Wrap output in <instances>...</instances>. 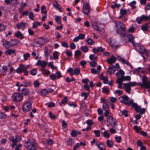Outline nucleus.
Returning <instances> with one entry per match:
<instances>
[{
  "mask_svg": "<svg viewBox=\"0 0 150 150\" xmlns=\"http://www.w3.org/2000/svg\"><path fill=\"white\" fill-rule=\"evenodd\" d=\"M25 23L21 22V23H17L16 25V27L18 29H19L20 28L23 29L25 26Z\"/></svg>",
  "mask_w": 150,
  "mask_h": 150,
  "instance_id": "4be33fe9",
  "label": "nucleus"
},
{
  "mask_svg": "<svg viewBox=\"0 0 150 150\" xmlns=\"http://www.w3.org/2000/svg\"><path fill=\"white\" fill-rule=\"evenodd\" d=\"M24 59L25 61L28 60V58L30 57V55L29 53L27 52L23 55Z\"/></svg>",
  "mask_w": 150,
  "mask_h": 150,
  "instance_id": "8fccbe9b",
  "label": "nucleus"
},
{
  "mask_svg": "<svg viewBox=\"0 0 150 150\" xmlns=\"http://www.w3.org/2000/svg\"><path fill=\"white\" fill-rule=\"evenodd\" d=\"M53 5L56 9H58L59 11H61L62 9L61 6L58 4L57 1H55L53 2Z\"/></svg>",
  "mask_w": 150,
  "mask_h": 150,
  "instance_id": "bb28decb",
  "label": "nucleus"
},
{
  "mask_svg": "<svg viewBox=\"0 0 150 150\" xmlns=\"http://www.w3.org/2000/svg\"><path fill=\"white\" fill-rule=\"evenodd\" d=\"M108 122L110 125L113 128L115 127V125L117 121L112 116H109L107 119Z\"/></svg>",
  "mask_w": 150,
  "mask_h": 150,
  "instance_id": "1a4fd4ad",
  "label": "nucleus"
},
{
  "mask_svg": "<svg viewBox=\"0 0 150 150\" xmlns=\"http://www.w3.org/2000/svg\"><path fill=\"white\" fill-rule=\"evenodd\" d=\"M103 135L105 137L108 139L109 138L110 136V134L105 130L103 132Z\"/></svg>",
  "mask_w": 150,
  "mask_h": 150,
  "instance_id": "de8ad7c7",
  "label": "nucleus"
},
{
  "mask_svg": "<svg viewBox=\"0 0 150 150\" xmlns=\"http://www.w3.org/2000/svg\"><path fill=\"white\" fill-rule=\"evenodd\" d=\"M129 98L127 96L125 95L121 96L119 98L120 102L130 106L132 103L133 100L131 99L129 101Z\"/></svg>",
  "mask_w": 150,
  "mask_h": 150,
  "instance_id": "20e7f679",
  "label": "nucleus"
},
{
  "mask_svg": "<svg viewBox=\"0 0 150 150\" xmlns=\"http://www.w3.org/2000/svg\"><path fill=\"white\" fill-rule=\"evenodd\" d=\"M109 105L106 103H103L102 108L103 110H108L109 109Z\"/></svg>",
  "mask_w": 150,
  "mask_h": 150,
  "instance_id": "c9c22d12",
  "label": "nucleus"
},
{
  "mask_svg": "<svg viewBox=\"0 0 150 150\" xmlns=\"http://www.w3.org/2000/svg\"><path fill=\"white\" fill-rule=\"evenodd\" d=\"M25 146L29 150H35L36 149L35 141L34 139L28 140L24 143Z\"/></svg>",
  "mask_w": 150,
  "mask_h": 150,
  "instance_id": "f03ea898",
  "label": "nucleus"
},
{
  "mask_svg": "<svg viewBox=\"0 0 150 150\" xmlns=\"http://www.w3.org/2000/svg\"><path fill=\"white\" fill-rule=\"evenodd\" d=\"M147 78L145 76H144L142 79V83H139L140 86H142L143 85H144V83H146V82H147L148 81H147Z\"/></svg>",
  "mask_w": 150,
  "mask_h": 150,
  "instance_id": "4c0bfd02",
  "label": "nucleus"
},
{
  "mask_svg": "<svg viewBox=\"0 0 150 150\" xmlns=\"http://www.w3.org/2000/svg\"><path fill=\"white\" fill-rule=\"evenodd\" d=\"M81 50L83 52H86L88 51V49L87 46L85 45L81 47Z\"/></svg>",
  "mask_w": 150,
  "mask_h": 150,
  "instance_id": "58836bf2",
  "label": "nucleus"
},
{
  "mask_svg": "<svg viewBox=\"0 0 150 150\" xmlns=\"http://www.w3.org/2000/svg\"><path fill=\"white\" fill-rule=\"evenodd\" d=\"M83 11L84 13L87 15L89 14L90 10L88 4L86 3V4H83Z\"/></svg>",
  "mask_w": 150,
  "mask_h": 150,
  "instance_id": "f8f14e48",
  "label": "nucleus"
},
{
  "mask_svg": "<svg viewBox=\"0 0 150 150\" xmlns=\"http://www.w3.org/2000/svg\"><path fill=\"white\" fill-rule=\"evenodd\" d=\"M28 17L29 19L32 20H34V16L32 12H30L28 14Z\"/></svg>",
  "mask_w": 150,
  "mask_h": 150,
  "instance_id": "680f3d73",
  "label": "nucleus"
},
{
  "mask_svg": "<svg viewBox=\"0 0 150 150\" xmlns=\"http://www.w3.org/2000/svg\"><path fill=\"white\" fill-rule=\"evenodd\" d=\"M74 141L71 139H68L67 141V144L68 145H71Z\"/></svg>",
  "mask_w": 150,
  "mask_h": 150,
  "instance_id": "0e129e2a",
  "label": "nucleus"
},
{
  "mask_svg": "<svg viewBox=\"0 0 150 150\" xmlns=\"http://www.w3.org/2000/svg\"><path fill=\"white\" fill-rule=\"evenodd\" d=\"M21 91L22 94L25 96L28 95L30 93L29 90L28 88H23Z\"/></svg>",
  "mask_w": 150,
  "mask_h": 150,
  "instance_id": "5701e85b",
  "label": "nucleus"
},
{
  "mask_svg": "<svg viewBox=\"0 0 150 150\" xmlns=\"http://www.w3.org/2000/svg\"><path fill=\"white\" fill-rule=\"evenodd\" d=\"M24 68V65L21 64L19 65V67L16 70L17 73L18 74H21Z\"/></svg>",
  "mask_w": 150,
  "mask_h": 150,
  "instance_id": "412c9836",
  "label": "nucleus"
},
{
  "mask_svg": "<svg viewBox=\"0 0 150 150\" xmlns=\"http://www.w3.org/2000/svg\"><path fill=\"white\" fill-rule=\"evenodd\" d=\"M58 52L57 51H55L53 52V55L54 59H58Z\"/></svg>",
  "mask_w": 150,
  "mask_h": 150,
  "instance_id": "774afa93",
  "label": "nucleus"
},
{
  "mask_svg": "<svg viewBox=\"0 0 150 150\" xmlns=\"http://www.w3.org/2000/svg\"><path fill=\"white\" fill-rule=\"evenodd\" d=\"M67 71L70 73V74L73 75L74 74H78L80 73V70L79 68H76L73 69L72 68H69Z\"/></svg>",
  "mask_w": 150,
  "mask_h": 150,
  "instance_id": "9d476101",
  "label": "nucleus"
},
{
  "mask_svg": "<svg viewBox=\"0 0 150 150\" xmlns=\"http://www.w3.org/2000/svg\"><path fill=\"white\" fill-rule=\"evenodd\" d=\"M49 117L51 119H55L56 118V116L55 115H54L52 112H49Z\"/></svg>",
  "mask_w": 150,
  "mask_h": 150,
  "instance_id": "864d4df0",
  "label": "nucleus"
},
{
  "mask_svg": "<svg viewBox=\"0 0 150 150\" xmlns=\"http://www.w3.org/2000/svg\"><path fill=\"white\" fill-rule=\"evenodd\" d=\"M117 58L118 60L121 62L122 63L125 64L127 65H129V63L128 61L121 58L120 56H118Z\"/></svg>",
  "mask_w": 150,
  "mask_h": 150,
  "instance_id": "a878e982",
  "label": "nucleus"
},
{
  "mask_svg": "<svg viewBox=\"0 0 150 150\" xmlns=\"http://www.w3.org/2000/svg\"><path fill=\"white\" fill-rule=\"evenodd\" d=\"M115 71V68L114 65L111 66L107 69L108 73L110 74H113Z\"/></svg>",
  "mask_w": 150,
  "mask_h": 150,
  "instance_id": "aec40b11",
  "label": "nucleus"
},
{
  "mask_svg": "<svg viewBox=\"0 0 150 150\" xmlns=\"http://www.w3.org/2000/svg\"><path fill=\"white\" fill-rule=\"evenodd\" d=\"M23 98V95L20 93H15L13 96V102H19L21 101Z\"/></svg>",
  "mask_w": 150,
  "mask_h": 150,
  "instance_id": "6e6552de",
  "label": "nucleus"
},
{
  "mask_svg": "<svg viewBox=\"0 0 150 150\" xmlns=\"http://www.w3.org/2000/svg\"><path fill=\"white\" fill-rule=\"evenodd\" d=\"M92 25L94 28L96 30H97L98 32L100 34H102L104 32V30L103 29H102L101 28L98 27L97 25V23L96 22H94L92 23Z\"/></svg>",
  "mask_w": 150,
  "mask_h": 150,
  "instance_id": "9b49d317",
  "label": "nucleus"
},
{
  "mask_svg": "<svg viewBox=\"0 0 150 150\" xmlns=\"http://www.w3.org/2000/svg\"><path fill=\"white\" fill-rule=\"evenodd\" d=\"M47 62L45 61L38 60L36 63V65L38 66H41V67H45Z\"/></svg>",
  "mask_w": 150,
  "mask_h": 150,
  "instance_id": "f3484780",
  "label": "nucleus"
},
{
  "mask_svg": "<svg viewBox=\"0 0 150 150\" xmlns=\"http://www.w3.org/2000/svg\"><path fill=\"white\" fill-rule=\"evenodd\" d=\"M2 68V69H1V66L0 64V73L1 74L5 72L8 69L7 66L5 65H3Z\"/></svg>",
  "mask_w": 150,
  "mask_h": 150,
  "instance_id": "7c9ffc66",
  "label": "nucleus"
},
{
  "mask_svg": "<svg viewBox=\"0 0 150 150\" xmlns=\"http://www.w3.org/2000/svg\"><path fill=\"white\" fill-rule=\"evenodd\" d=\"M47 90L46 89H43L40 93V94L42 96L48 94Z\"/></svg>",
  "mask_w": 150,
  "mask_h": 150,
  "instance_id": "3c124183",
  "label": "nucleus"
},
{
  "mask_svg": "<svg viewBox=\"0 0 150 150\" xmlns=\"http://www.w3.org/2000/svg\"><path fill=\"white\" fill-rule=\"evenodd\" d=\"M131 105L132 107L135 108V110L137 112H139L141 114H143L144 113L145 109L144 108H141V107L138 105L137 103L133 102V101Z\"/></svg>",
  "mask_w": 150,
  "mask_h": 150,
  "instance_id": "0eeeda50",
  "label": "nucleus"
},
{
  "mask_svg": "<svg viewBox=\"0 0 150 150\" xmlns=\"http://www.w3.org/2000/svg\"><path fill=\"white\" fill-rule=\"evenodd\" d=\"M40 83L38 81L36 80L34 81L33 85L35 88H37L39 87Z\"/></svg>",
  "mask_w": 150,
  "mask_h": 150,
  "instance_id": "6e6d98bb",
  "label": "nucleus"
},
{
  "mask_svg": "<svg viewBox=\"0 0 150 150\" xmlns=\"http://www.w3.org/2000/svg\"><path fill=\"white\" fill-rule=\"evenodd\" d=\"M6 29V27L4 25L0 23V32L5 30Z\"/></svg>",
  "mask_w": 150,
  "mask_h": 150,
  "instance_id": "c03bdc74",
  "label": "nucleus"
},
{
  "mask_svg": "<svg viewBox=\"0 0 150 150\" xmlns=\"http://www.w3.org/2000/svg\"><path fill=\"white\" fill-rule=\"evenodd\" d=\"M96 146L100 150H104L105 149V145L102 143L96 144Z\"/></svg>",
  "mask_w": 150,
  "mask_h": 150,
  "instance_id": "c85d7f7f",
  "label": "nucleus"
},
{
  "mask_svg": "<svg viewBox=\"0 0 150 150\" xmlns=\"http://www.w3.org/2000/svg\"><path fill=\"white\" fill-rule=\"evenodd\" d=\"M66 80L67 82H69L72 81H74L75 80V79L73 77L69 78V77H67L66 79Z\"/></svg>",
  "mask_w": 150,
  "mask_h": 150,
  "instance_id": "5fc2aeb1",
  "label": "nucleus"
},
{
  "mask_svg": "<svg viewBox=\"0 0 150 150\" xmlns=\"http://www.w3.org/2000/svg\"><path fill=\"white\" fill-rule=\"evenodd\" d=\"M44 53L46 57H48L50 54V50L47 47H45Z\"/></svg>",
  "mask_w": 150,
  "mask_h": 150,
  "instance_id": "37998d69",
  "label": "nucleus"
},
{
  "mask_svg": "<svg viewBox=\"0 0 150 150\" xmlns=\"http://www.w3.org/2000/svg\"><path fill=\"white\" fill-rule=\"evenodd\" d=\"M114 24L115 25L117 33L121 36H124V34H123V32H124L126 30L125 25L122 23L118 21H115Z\"/></svg>",
  "mask_w": 150,
  "mask_h": 150,
  "instance_id": "f257e3e1",
  "label": "nucleus"
},
{
  "mask_svg": "<svg viewBox=\"0 0 150 150\" xmlns=\"http://www.w3.org/2000/svg\"><path fill=\"white\" fill-rule=\"evenodd\" d=\"M67 97V96L65 97L62 100L61 102L59 103V104L60 106H62L63 104L64 105L65 104L67 103L68 101Z\"/></svg>",
  "mask_w": 150,
  "mask_h": 150,
  "instance_id": "cd10ccee",
  "label": "nucleus"
},
{
  "mask_svg": "<svg viewBox=\"0 0 150 150\" xmlns=\"http://www.w3.org/2000/svg\"><path fill=\"white\" fill-rule=\"evenodd\" d=\"M142 87H144L147 88H150V81L146 83H144V85Z\"/></svg>",
  "mask_w": 150,
  "mask_h": 150,
  "instance_id": "a18cd8bd",
  "label": "nucleus"
},
{
  "mask_svg": "<svg viewBox=\"0 0 150 150\" xmlns=\"http://www.w3.org/2000/svg\"><path fill=\"white\" fill-rule=\"evenodd\" d=\"M23 83L25 85L24 87H25L30 86L31 84V82L30 81H24L23 82Z\"/></svg>",
  "mask_w": 150,
  "mask_h": 150,
  "instance_id": "79ce46f5",
  "label": "nucleus"
},
{
  "mask_svg": "<svg viewBox=\"0 0 150 150\" xmlns=\"http://www.w3.org/2000/svg\"><path fill=\"white\" fill-rule=\"evenodd\" d=\"M116 58L113 55L110 58L106 60L108 64H112L115 62Z\"/></svg>",
  "mask_w": 150,
  "mask_h": 150,
  "instance_id": "a211bd4d",
  "label": "nucleus"
},
{
  "mask_svg": "<svg viewBox=\"0 0 150 150\" xmlns=\"http://www.w3.org/2000/svg\"><path fill=\"white\" fill-rule=\"evenodd\" d=\"M41 25L40 23L38 21L35 22L33 23L32 28H36L38 26H40Z\"/></svg>",
  "mask_w": 150,
  "mask_h": 150,
  "instance_id": "ea45409f",
  "label": "nucleus"
},
{
  "mask_svg": "<svg viewBox=\"0 0 150 150\" xmlns=\"http://www.w3.org/2000/svg\"><path fill=\"white\" fill-rule=\"evenodd\" d=\"M123 86L124 88L125 89V91L127 93L130 94L131 93V86L129 83H124L123 84Z\"/></svg>",
  "mask_w": 150,
  "mask_h": 150,
  "instance_id": "4468645a",
  "label": "nucleus"
},
{
  "mask_svg": "<svg viewBox=\"0 0 150 150\" xmlns=\"http://www.w3.org/2000/svg\"><path fill=\"white\" fill-rule=\"evenodd\" d=\"M5 42H4L3 44V45L5 47V48L6 49H8L9 48V46H10V41H8L6 40H5Z\"/></svg>",
  "mask_w": 150,
  "mask_h": 150,
  "instance_id": "f704fd0d",
  "label": "nucleus"
},
{
  "mask_svg": "<svg viewBox=\"0 0 150 150\" xmlns=\"http://www.w3.org/2000/svg\"><path fill=\"white\" fill-rule=\"evenodd\" d=\"M106 145L109 147L112 148L113 147V143L111 140H108L106 141Z\"/></svg>",
  "mask_w": 150,
  "mask_h": 150,
  "instance_id": "473e14b6",
  "label": "nucleus"
},
{
  "mask_svg": "<svg viewBox=\"0 0 150 150\" xmlns=\"http://www.w3.org/2000/svg\"><path fill=\"white\" fill-rule=\"evenodd\" d=\"M10 46H14L18 42V40L16 39H12L10 40Z\"/></svg>",
  "mask_w": 150,
  "mask_h": 150,
  "instance_id": "2f4dec72",
  "label": "nucleus"
},
{
  "mask_svg": "<svg viewBox=\"0 0 150 150\" xmlns=\"http://www.w3.org/2000/svg\"><path fill=\"white\" fill-rule=\"evenodd\" d=\"M15 50L14 49H8L5 51V54L6 55H11L12 54L15 53Z\"/></svg>",
  "mask_w": 150,
  "mask_h": 150,
  "instance_id": "c756f323",
  "label": "nucleus"
},
{
  "mask_svg": "<svg viewBox=\"0 0 150 150\" xmlns=\"http://www.w3.org/2000/svg\"><path fill=\"white\" fill-rule=\"evenodd\" d=\"M129 83L131 87V86H135L136 85H140L139 83H137V82H131L130 81L129 82H128Z\"/></svg>",
  "mask_w": 150,
  "mask_h": 150,
  "instance_id": "13d9d810",
  "label": "nucleus"
},
{
  "mask_svg": "<svg viewBox=\"0 0 150 150\" xmlns=\"http://www.w3.org/2000/svg\"><path fill=\"white\" fill-rule=\"evenodd\" d=\"M46 40L45 39L42 38H36L35 40L34 43L36 47H40L45 44Z\"/></svg>",
  "mask_w": 150,
  "mask_h": 150,
  "instance_id": "423d86ee",
  "label": "nucleus"
},
{
  "mask_svg": "<svg viewBox=\"0 0 150 150\" xmlns=\"http://www.w3.org/2000/svg\"><path fill=\"white\" fill-rule=\"evenodd\" d=\"M149 27V26L148 25L145 24L141 26V28L144 31H147Z\"/></svg>",
  "mask_w": 150,
  "mask_h": 150,
  "instance_id": "e433bc0d",
  "label": "nucleus"
},
{
  "mask_svg": "<svg viewBox=\"0 0 150 150\" xmlns=\"http://www.w3.org/2000/svg\"><path fill=\"white\" fill-rule=\"evenodd\" d=\"M101 69V67L100 65H99L97 68V70H96L95 68H92L91 69V72L93 74H99L100 72Z\"/></svg>",
  "mask_w": 150,
  "mask_h": 150,
  "instance_id": "2eb2a0df",
  "label": "nucleus"
},
{
  "mask_svg": "<svg viewBox=\"0 0 150 150\" xmlns=\"http://www.w3.org/2000/svg\"><path fill=\"white\" fill-rule=\"evenodd\" d=\"M32 102L27 100L23 104L22 106V109L23 111L24 112H26L30 111L32 108Z\"/></svg>",
  "mask_w": 150,
  "mask_h": 150,
  "instance_id": "7ed1b4c3",
  "label": "nucleus"
},
{
  "mask_svg": "<svg viewBox=\"0 0 150 150\" xmlns=\"http://www.w3.org/2000/svg\"><path fill=\"white\" fill-rule=\"evenodd\" d=\"M116 82L118 84L117 86V88L119 89H122V81L118 78Z\"/></svg>",
  "mask_w": 150,
  "mask_h": 150,
  "instance_id": "72a5a7b5",
  "label": "nucleus"
},
{
  "mask_svg": "<svg viewBox=\"0 0 150 150\" xmlns=\"http://www.w3.org/2000/svg\"><path fill=\"white\" fill-rule=\"evenodd\" d=\"M136 70L139 72L143 73L144 72V70L143 68L141 67H138L136 69Z\"/></svg>",
  "mask_w": 150,
  "mask_h": 150,
  "instance_id": "338daca9",
  "label": "nucleus"
},
{
  "mask_svg": "<svg viewBox=\"0 0 150 150\" xmlns=\"http://www.w3.org/2000/svg\"><path fill=\"white\" fill-rule=\"evenodd\" d=\"M144 20H145L146 21H148V16L142 15L140 17L137 18L136 19V21L138 24H140L142 21Z\"/></svg>",
  "mask_w": 150,
  "mask_h": 150,
  "instance_id": "ddd939ff",
  "label": "nucleus"
},
{
  "mask_svg": "<svg viewBox=\"0 0 150 150\" xmlns=\"http://www.w3.org/2000/svg\"><path fill=\"white\" fill-rule=\"evenodd\" d=\"M15 35L17 38H20L21 39L24 38V36L20 31H17L15 33Z\"/></svg>",
  "mask_w": 150,
  "mask_h": 150,
  "instance_id": "393cba45",
  "label": "nucleus"
},
{
  "mask_svg": "<svg viewBox=\"0 0 150 150\" xmlns=\"http://www.w3.org/2000/svg\"><path fill=\"white\" fill-rule=\"evenodd\" d=\"M99 78L101 80L103 81V83L104 84H106L108 83V80L107 76H99Z\"/></svg>",
  "mask_w": 150,
  "mask_h": 150,
  "instance_id": "b1692460",
  "label": "nucleus"
},
{
  "mask_svg": "<svg viewBox=\"0 0 150 150\" xmlns=\"http://www.w3.org/2000/svg\"><path fill=\"white\" fill-rule=\"evenodd\" d=\"M128 41L129 42L131 43L133 45L134 47L135 46V44L134 41V40L135 39L132 34H129L128 36Z\"/></svg>",
  "mask_w": 150,
  "mask_h": 150,
  "instance_id": "dca6fc26",
  "label": "nucleus"
},
{
  "mask_svg": "<svg viewBox=\"0 0 150 150\" xmlns=\"http://www.w3.org/2000/svg\"><path fill=\"white\" fill-rule=\"evenodd\" d=\"M81 52L79 50H77L75 52L74 56L75 57H77L81 55Z\"/></svg>",
  "mask_w": 150,
  "mask_h": 150,
  "instance_id": "e2e57ef3",
  "label": "nucleus"
},
{
  "mask_svg": "<svg viewBox=\"0 0 150 150\" xmlns=\"http://www.w3.org/2000/svg\"><path fill=\"white\" fill-rule=\"evenodd\" d=\"M86 123L88 125L90 126H91L92 124H94V122L91 120H87L86 122Z\"/></svg>",
  "mask_w": 150,
  "mask_h": 150,
  "instance_id": "4d7b16f0",
  "label": "nucleus"
},
{
  "mask_svg": "<svg viewBox=\"0 0 150 150\" xmlns=\"http://www.w3.org/2000/svg\"><path fill=\"white\" fill-rule=\"evenodd\" d=\"M118 79L122 82L125 81H129L131 79L130 76H121L120 77L118 78Z\"/></svg>",
  "mask_w": 150,
  "mask_h": 150,
  "instance_id": "6ab92c4d",
  "label": "nucleus"
},
{
  "mask_svg": "<svg viewBox=\"0 0 150 150\" xmlns=\"http://www.w3.org/2000/svg\"><path fill=\"white\" fill-rule=\"evenodd\" d=\"M89 58L91 60L95 61L96 60L97 57L93 54H91L89 56Z\"/></svg>",
  "mask_w": 150,
  "mask_h": 150,
  "instance_id": "052dcab7",
  "label": "nucleus"
},
{
  "mask_svg": "<svg viewBox=\"0 0 150 150\" xmlns=\"http://www.w3.org/2000/svg\"><path fill=\"white\" fill-rule=\"evenodd\" d=\"M89 65L91 67H95L97 66L98 64L96 62L93 61L90 62Z\"/></svg>",
  "mask_w": 150,
  "mask_h": 150,
  "instance_id": "bf43d9fd",
  "label": "nucleus"
},
{
  "mask_svg": "<svg viewBox=\"0 0 150 150\" xmlns=\"http://www.w3.org/2000/svg\"><path fill=\"white\" fill-rule=\"evenodd\" d=\"M37 70L35 69H33L30 71V74L31 75H35L37 74Z\"/></svg>",
  "mask_w": 150,
  "mask_h": 150,
  "instance_id": "603ef678",
  "label": "nucleus"
},
{
  "mask_svg": "<svg viewBox=\"0 0 150 150\" xmlns=\"http://www.w3.org/2000/svg\"><path fill=\"white\" fill-rule=\"evenodd\" d=\"M136 4V2L135 1H133L130 3V5L133 9H134L136 8L135 4Z\"/></svg>",
  "mask_w": 150,
  "mask_h": 150,
  "instance_id": "69168bd1",
  "label": "nucleus"
},
{
  "mask_svg": "<svg viewBox=\"0 0 150 150\" xmlns=\"http://www.w3.org/2000/svg\"><path fill=\"white\" fill-rule=\"evenodd\" d=\"M136 50L141 53H144L146 55L149 54V52L146 50L142 44L141 43H137L136 45L134 47Z\"/></svg>",
  "mask_w": 150,
  "mask_h": 150,
  "instance_id": "39448f33",
  "label": "nucleus"
},
{
  "mask_svg": "<svg viewBox=\"0 0 150 150\" xmlns=\"http://www.w3.org/2000/svg\"><path fill=\"white\" fill-rule=\"evenodd\" d=\"M88 44L89 45H93L94 43V42L90 38H88L86 40Z\"/></svg>",
  "mask_w": 150,
  "mask_h": 150,
  "instance_id": "09e8293b",
  "label": "nucleus"
},
{
  "mask_svg": "<svg viewBox=\"0 0 150 150\" xmlns=\"http://www.w3.org/2000/svg\"><path fill=\"white\" fill-rule=\"evenodd\" d=\"M61 17L58 16H55V19L56 22L58 24H61L62 22L60 20Z\"/></svg>",
  "mask_w": 150,
  "mask_h": 150,
  "instance_id": "49530a36",
  "label": "nucleus"
},
{
  "mask_svg": "<svg viewBox=\"0 0 150 150\" xmlns=\"http://www.w3.org/2000/svg\"><path fill=\"white\" fill-rule=\"evenodd\" d=\"M102 91L103 93L107 94L110 92V90L108 88L104 87L102 88Z\"/></svg>",
  "mask_w": 150,
  "mask_h": 150,
  "instance_id": "a19ab883",
  "label": "nucleus"
}]
</instances>
